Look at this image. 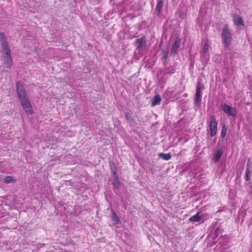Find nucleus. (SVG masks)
<instances>
[{
    "label": "nucleus",
    "instance_id": "1",
    "mask_svg": "<svg viewBox=\"0 0 252 252\" xmlns=\"http://www.w3.org/2000/svg\"><path fill=\"white\" fill-rule=\"evenodd\" d=\"M16 88L17 96L22 107L27 114H32L33 113L32 107L23 85L20 82H17Z\"/></svg>",
    "mask_w": 252,
    "mask_h": 252
},
{
    "label": "nucleus",
    "instance_id": "2",
    "mask_svg": "<svg viewBox=\"0 0 252 252\" xmlns=\"http://www.w3.org/2000/svg\"><path fill=\"white\" fill-rule=\"evenodd\" d=\"M221 38L224 44V47L229 48L232 41V36L227 24H225L223 26Z\"/></svg>",
    "mask_w": 252,
    "mask_h": 252
},
{
    "label": "nucleus",
    "instance_id": "3",
    "mask_svg": "<svg viewBox=\"0 0 252 252\" xmlns=\"http://www.w3.org/2000/svg\"><path fill=\"white\" fill-rule=\"evenodd\" d=\"M136 50L139 53H141L146 47V37L142 36L141 37L136 40L135 42Z\"/></svg>",
    "mask_w": 252,
    "mask_h": 252
},
{
    "label": "nucleus",
    "instance_id": "4",
    "mask_svg": "<svg viewBox=\"0 0 252 252\" xmlns=\"http://www.w3.org/2000/svg\"><path fill=\"white\" fill-rule=\"evenodd\" d=\"M210 123L209 125L210 130V136H214L217 132L218 122L214 115L210 116Z\"/></svg>",
    "mask_w": 252,
    "mask_h": 252
},
{
    "label": "nucleus",
    "instance_id": "5",
    "mask_svg": "<svg viewBox=\"0 0 252 252\" xmlns=\"http://www.w3.org/2000/svg\"><path fill=\"white\" fill-rule=\"evenodd\" d=\"M204 88V86L201 82V79L197 82V88L195 93V103H198L200 102L201 100V89Z\"/></svg>",
    "mask_w": 252,
    "mask_h": 252
},
{
    "label": "nucleus",
    "instance_id": "6",
    "mask_svg": "<svg viewBox=\"0 0 252 252\" xmlns=\"http://www.w3.org/2000/svg\"><path fill=\"white\" fill-rule=\"evenodd\" d=\"M221 108L228 116L234 117L236 115V110L235 108H233L226 104L222 105Z\"/></svg>",
    "mask_w": 252,
    "mask_h": 252
},
{
    "label": "nucleus",
    "instance_id": "7",
    "mask_svg": "<svg viewBox=\"0 0 252 252\" xmlns=\"http://www.w3.org/2000/svg\"><path fill=\"white\" fill-rule=\"evenodd\" d=\"M0 40L2 44V49L4 51H7V53L9 52V47L8 43L6 40L5 33L4 32L0 33Z\"/></svg>",
    "mask_w": 252,
    "mask_h": 252
},
{
    "label": "nucleus",
    "instance_id": "8",
    "mask_svg": "<svg viewBox=\"0 0 252 252\" xmlns=\"http://www.w3.org/2000/svg\"><path fill=\"white\" fill-rule=\"evenodd\" d=\"M6 56H4V63L6 67L7 68H11L12 64V60L10 54V50L9 49V52L7 53V51H4Z\"/></svg>",
    "mask_w": 252,
    "mask_h": 252
},
{
    "label": "nucleus",
    "instance_id": "9",
    "mask_svg": "<svg viewBox=\"0 0 252 252\" xmlns=\"http://www.w3.org/2000/svg\"><path fill=\"white\" fill-rule=\"evenodd\" d=\"M232 17L233 19L234 24L236 26H244V22L243 21V18L241 16L235 14L232 15Z\"/></svg>",
    "mask_w": 252,
    "mask_h": 252
},
{
    "label": "nucleus",
    "instance_id": "10",
    "mask_svg": "<svg viewBox=\"0 0 252 252\" xmlns=\"http://www.w3.org/2000/svg\"><path fill=\"white\" fill-rule=\"evenodd\" d=\"M180 44L181 39L179 37L177 36L171 49V53L175 54L177 53V51L180 46Z\"/></svg>",
    "mask_w": 252,
    "mask_h": 252
},
{
    "label": "nucleus",
    "instance_id": "11",
    "mask_svg": "<svg viewBox=\"0 0 252 252\" xmlns=\"http://www.w3.org/2000/svg\"><path fill=\"white\" fill-rule=\"evenodd\" d=\"M112 220L113 221V225L116 226H118L121 223V220L119 219V217L117 215V214L113 211L112 216H111Z\"/></svg>",
    "mask_w": 252,
    "mask_h": 252
},
{
    "label": "nucleus",
    "instance_id": "12",
    "mask_svg": "<svg viewBox=\"0 0 252 252\" xmlns=\"http://www.w3.org/2000/svg\"><path fill=\"white\" fill-rule=\"evenodd\" d=\"M161 101V96L159 94L156 95L152 100V106H155L160 104Z\"/></svg>",
    "mask_w": 252,
    "mask_h": 252
},
{
    "label": "nucleus",
    "instance_id": "13",
    "mask_svg": "<svg viewBox=\"0 0 252 252\" xmlns=\"http://www.w3.org/2000/svg\"><path fill=\"white\" fill-rule=\"evenodd\" d=\"M222 155V152L221 150H218L216 153L215 154L213 160L215 162H218L220 159Z\"/></svg>",
    "mask_w": 252,
    "mask_h": 252
},
{
    "label": "nucleus",
    "instance_id": "14",
    "mask_svg": "<svg viewBox=\"0 0 252 252\" xmlns=\"http://www.w3.org/2000/svg\"><path fill=\"white\" fill-rule=\"evenodd\" d=\"M200 212H198L196 215L191 217L189 220L191 222H198L200 220L201 216L199 215Z\"/></svg>",
    "mask_w": 252,
    "mask_h": 252
},
{
    "label": "nucleus",
    "instance_id": "15",
    "mask_svg": "<svg viewBox=\"0 0 252 252\" xmlns=\"http://www.w3.org/2000/svg\"><path fill=\"white\" fill-rule=\"evenodd\" d=\"M125 118L126 121L130 124L134 122V119L132 116V113L130 112H127L125 114Z\"/></svg>",
    "mask_w": 252,
    "mask_h": 252
},
{
    "label": "nucleus",
    "instance_id": "16",
    "mask_svg": "<svg viewBox=\"0 0 252 252\" xmlns=\"http://www.w3.org/2000/svg\"><path fill=\"white\" fill-rule=\"evenodd\" d=\"M164 0H158V2L157 3L156 10L157 11H158L159 13H160L161 12L163 4L164 2Z\"/></svg>",
    "mask_w": 252,
    "mask_h": 252
},
{
    "label": "nucleus",
    "instance_id": "17",
    "mask_svg": "<svg viewBox=\"0 0 252 252\" xmlns=\"http://www.w3.org/2000/svg\"><path fill=\"white\" fill-rule=\"evenodd\" d=\"M249 162H250V159L248 161L247 169L246 173V179L247 181H249L250 180V176L251 174V172L250 170V165L249 164Z\"/></svg>",
    "mask_w": 252,
    "mask_h": 252
},
{
    "label": "nucleus",
    "instance_id": "18",
    "mask_svg": "<svg viewBox=\"0 0 252 252\" xmlns=\"http://www.w3.org/2000/svg\"><path fill=\"white\" fill-rule=\"evenodd\" d=\"M159 157L165 160H168L171 158L170 154L159 153Z\"/></svg>",
    "mask_w": 252,
    "mask_h": 252
},
{
    "label": "nucleus",
    "instance_id": "19",
    "mask_svg": "<svg viewBox=\"0 0 252 252\" xmlns=\"http://www.w3.org/2000/svg\"><path fill=\"white\" fill-rule=\"evenodd\" d=\"M15 180L13 179L11 176H6L4 180V183L6 184H8L11 182H13Z\"/></svg>",
    "mask_w": 252,
    "mask_h": 252
},
{
    "label": "nucleus",
    "instance_id": "20",
    "mask_svg": "<svg viewBox=\"0 0 252 252\" xmlns=\"http://www.w3.org/2000/svg\"><path fill=\"white\" fill-rule=\"evenodd\" d=\"M209 47H210V45L209 44V42H208V40H207L204 44V47H203V52L204 53H206L208 51Z\"/></svg>",
    "mask_w": 252,
    "mask_h": 252
},
{
    "label": "nucleus",
    "instance_id": "21",
    "mask_svg": "<svg viewBox=\"0 0 252 252\" xmlns=\"http://www.w3.org/2000/svg\"><path fill=\"white\" fill-rule=\"evenodd\" d=\"M226 132H227L226 128L224 126H223L222 128L221 131V137L222 138H224L226 135Z\"/></svg>",
    "mask_w": 252,
    "mask_h": 252
},
{
    "label": "nucleus",
    "instance_id": "22",
    "mask_svg": "<svg viewBox=\"0 0 252 252\" xmlns=\"http://www.w3.org/2000/svg\"><path fill=\"white\" fill-rule=\"evenodd\" d=\"M113 174L115 176V179H116V181L118 182V185H119V179L118 175V174L117 173V172H116V170H115L113 171Z\"/></svg>",
    "mask_w": 252,
    "mask_h": 252
},
{
    "label": "nucleus",
    "instance_id": "23",
    "mask_svg": "<svg viewBox=\"0 0 252 252\" xmlns=\"http://www.w3.org/2000/svg\"><path fill=\"white\" fill-rule=\"evenodd\" d=\"M113 185L115 187H119L120 183H119V185H118V182L116 181V179H115V182L113 183Z\"/></svg>",
    "mask_w": 252,
    "mask_h": 252
},
{
    "label": "nucleus",
    "instance_id": "24",
    "mask_svg": "<svg viewBox=\"0 0 252 252\" xmlns=\"http://www.w3.org/2000/svg\"><path fill=\"white\" fill-rule=\"evenodd\" d=\"M168 52H164V57L165 58H167V56H168Z\"/></svg>",
    "mask_w": 252,
    "mask_h": 252
},
{
    "label": "nucleus",
    "instance_id": "25",
    "mask_svg": "<svg viewBox=\"0 0 252 252\" xmlns=\"http://www.w3.org/2000/svg\"><path fill=\"white\" fill-rule=\"evenodd\" d=\"M250 187L251 189V193H252V184L250 185Z\"/></svg>",
    "mask_w": 252,
    "mask_h": 252
}]
</instances>
